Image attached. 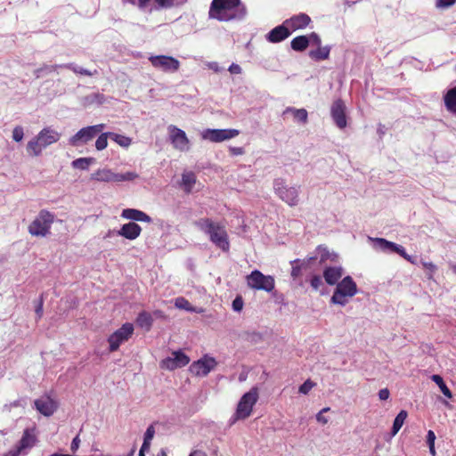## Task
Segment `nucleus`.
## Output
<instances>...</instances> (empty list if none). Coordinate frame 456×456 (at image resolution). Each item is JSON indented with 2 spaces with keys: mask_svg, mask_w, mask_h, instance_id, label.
<instances>
[{
  "mask_svg": "<svg viewBox=\"0 0 456 456\" xmlns=\"http://www.w3.org/2000/svg\"><path fill=\"white\" fill-rule=\"evenodd\" d=\"M317 260L320 265H324L327 261L337 262L338 255L329 251L326 247L320 245L316 248L314 255L307 258V261L311 264Z\"/></svg>",
  "mask_w": 456,
  "mask_h": 456,
  "instance_id": "obj_20",
  "label": "nucleus"
},
{
  "mask_svg": "<svg viewBox=\"0 0 456 456\" xmlns=\"http://www.w3.org/2000/svg\"><path fill=\"white\" fill-rule=\"evenodd\" d=\"M34 443L35 436L30 434L28 429H26L22 435L21 439L16 446L23 452V454H26L27 449L31 448L34 445Z\"/></svg>",
  "mask_w": 456,
  "mask_h": 456,
  "instance_id": "obj_27",
  "label": "nucleus"
},
{
  "mask_svg": "<svg viewBox=\"0 0 456 456\" xmlns=\"http://www.w3.org/2000/svg\"><path fill=\"white\" fill-rule=\"evenodd\" d=\"M151 0H136L135 6L140 10H144L149 5Z\"/></svg>",
  "mask_w": 456,
  "mask_h": 456,
  "instance_id": "obj_58",
  "label": "nucleus"
},
{
  "mask_svg": "<svg viewBox=\"0 0 456 456\" xmlns=\"http://www.w3.org/2000/svg\"><path fill=\"white\" fill-rule=\"evenodd\" d=\"M228 70L231 74L236 75L240 74L242 72L240 66L237 63H232L228 68Z\"/></svg>",
  "mask_w": 456,
  "mask_h": 456,
  "instance_id": "obj_53",
  "label": "nucleus"
},
{
  "mask_svg": "<svg viewBox=\"0 0 456 456\" xmlns=\"http://www.w3.org/2000/svg\"><path fill=\"white\" fill-rule=\"evenodd\" d=\"M61 65H47L45 64L42 67L35 69L34 74L36 77H41L42 76L55 71Z\"/></svg>",
  "mask_w": 456,
  "mask_h": 456,
  "instance_id": "obj_41",
  "label": "nucleus"
},
{
  "mask_svg": "<svg viewBox=\"0 0 456 456\" xmlns=\"http://www.w3.org/2000/svg\"><path fill=\"white\" fill-rule=\"evenodd\" d=\"M310 284L315 290L319 289L322 284V278L319 275H314L310 280Z\"/></svg>",
  "mask_w": 456,
  "mask_h": 456,
  "instance_id": "obj_48",
  "label": "nucleus"
},
{
  "mask_svg": "<svg viewBox=\"0 0 456 456\" xmlns=\"http://www.w3.org/2000/svg\"><path fill=\"white\" fill-rule=\"evenodd\" d=\"M175 306L178 309L186 310L191 313L195 312V309L191 305V303L183 297H179L175 298Z\"/></svg>",
  "mask_w": 456,
  "mask_h": 456,
  "instance_id": "obj_42",
  "label": "nucleus"
},
{
  "mask_svg": "<svg viewBox=\"0 0 456 456\" xmlns=\"http://www.w3.org/2000/svg\"><path fill=\"white\" fill-rule=\"evenodd\" d=\"M244 302L240 296H237L234 300L232 301V310L234 312H240L243 308Z\"/></svg>",
  "mask_w": 456,
  "mask_h": 456,
  "instance_id": "obj_47",
  "label": "nucleus"
},
{
  "mask_svg": "<svg viewBox=\"0 0 456 456\" xmlns=\"http://www.w3.org/2000/svg\"><path fill=\"white\" fill-rule=\"evenodd\" d=\"M54 221V215L45 209L41 210L37 216L28 226V232L32 236L45 237Z\"/></svg>",
  "mask_w": 456,
  "mask_h": 456,
  "instance_id": "obj_5",
  "label": "nucleus"
},
{
  "mask_svg": "<svg viewBox=\"0 0 456 456\" xmlns=\"http://www.w3.org/2000/svg\"><path fill=\"white\" fill-rule=\"evenodd\" d=\"M208 67L216 73L221 72L223 70V69L216 61L209 62L208 64Z\"/></svg>",
  "mask_w": 456,
  "mask_h": 456,
  "instance_id": "obj_59",
  "label": "nucleus"
},
{
  "mask_svg": "<svg viewBox=\"0 0 456 456\" xmlns=\"http://www.w3.org/2000/svg\"><path fill=\"white\" fill-rule=\"evenodd\" d=\"M36 409L44 416H52L58 408V403L49 395L41 396L34 401Z\"/></svg>",
  "mask_w": 456,
  "mask_h": 456,
  "instance_id": "obj_19",
  "label": "nucleus"
},
{
  "mask_svg": "<svg viewBox=\"0 0 456 456\" xmlns=\"http://www.w3.org/2000/svg\"><path fill=\"white\" fill-rule=\"evenodd\" d=\"M190 362L189 357L182 351H174L170 356L163 359L160 362L162 369L173 370L186 366Z\"/></svg>",
  "mask_w": 456,
  "mask_h": 456,
  "instance_id": "obj_15",
  "label": "nucleus"
},
{
  "mask_svg": "<svg viewBox=\"0 0 456 456\" xmlns=\"http://www.w3.org/2000/svg\"><path fill=\"white\" fill-rule=\"evenodd\" d=\"M150 446L151 442L143 440L140 452H142V453H144L145 451H148L150 449Z\"/></svg>",
  "mask_w": 456,
  "mask_h": 456,
  "instance_id": "obj_63",
  "label": "nucleus"
},
{
  "mask_svg": "<svg viewBox=\"0 0 456 456\" xmlns=\"http://www.w3.org/2000/svg\"><path fill=\"white\" fill-rule=\"evenodd\" d=\"M217 362L215 358L205 355L203 358L194 362L190 366V370L196 376H207L212 370L215 369Z\"/></svg>",
  "mask_w": 456,
  "mask_h": 456,
  "instance_id": "obj_16",
  "label": "nucleus"
},
{
  "mask_svg": "<svg viewBox=\"0 0 456 456\" xmlns=\"http://www.w3.org/2000/svg\"><path fill=\"white\" fill-rule=\"evenodd\" d=\"M190 456H207L206 452L200 450H195L191 452Z\"/></svg>",
  "mask_w": 456,
  "mask_h": 456,
  "instance_id": "obj_64",
  "label": "nucleus"
},
{
  "mask_svg": "<svg viewBox=\"0 0 456 456\" xmlns=\"http://www.w3.org/2000/svg\"><path fill=\"white\" fill-rule=\"evenodd\" d=\"M105 127V124H97L83 127L69 139V144L73 147L86 144L102 133Z\"/></svg>",
  "mask_w": 456,
  "mask_h": 456,
  "instance_id": "obj_8",
  "label": "nucleus"
},
{
  "mask_svg": "<svg viewBox=\"0 0 456 456\" xmlns=\"http://www.w3.org/2000/svg\"><path fill=\"white\" fill-rule=\"evenodd\" d=\"M79 444H80V438H79V436H76L72 442H71V445H70V450L72 452H76L77 451V449L79 448Z\"/></svg>",
  "mask_w": 456,
  "mask_h": 456,
  "instance_id": "obj_54",
  "label": "nucleus"
},
{
  "mask_svg": "<svg viewBox=\"0 0 456 456\" xmlns=\"http://www.w3.org/2000/svg\"><path fill=\"white\" fill-rule=\"evenodd\" d=\"M357 293V285L351 276H346L338 284L330 298L334 305H346L348 298Z\"/></svg>",
  "mask_w": 456,
  "mask_h": 456,
  "instance_id": "obj_4",
  "label": "nucleus"
},
{
  "mask_svg": "<svg viewBox=\"0 0 456 456\" xmlns=\"http://www.w3.org/2000/svg\"><path fill=\"white\" fill-rule=\"evenodd\" d=\"M389 390L387 388L380 389L379 392V397L380 400H387L389 397Z\"/></svg>",
  "mask_w": 456,
  "mask_h": 456,
  "instance_id": "obj_60",
  "label": "nucleus"
},
{
  "mask_svg": "<svg viewBox=\"0 0 456 456\" xmlns=\"http://www.w3.org/2000/svg\"><path fill=\"white\" fill-rule=\"evenodd\" d=\"M23 406V400H15L10 404H4L3 411H10L12 407Z\"/></svg>",
  "mask_w": 456,
  "mask_h": 456,
  "instance_id": "obj_50",
  "label": "nucleus"
},
{
  "mask_svg": "<svg viewBox=\"0 0 456 456\" xmlns=\"http://www.w3.org/2000/svg\"><path fill=\"white\" fill-rule=\"evenodd\" d=\"M344 274L341 266H326L323 270V278L327 284L337 285Z\"/></svg>",
  "mask_w": 456,
  "mask_h": 456,
  "instance_id": "obj_23",
  "label": "nucleus"
},
{
  "mask_svg": "<svg viewBox=\"0 0 456 456\" xmlns=\"http://www.w3.org/2000/svg\"><path fill=\"white\" fill-rule=\"evenodd\" d=\"M20 454H23V452L16 446L15 448L7 452L4 456H19Z\"/></svg>",
  "mask_w": 456,
  "mask_h": 456,
  "instance_id": "obj_57",
  "label": "nucleus"
},
{
  "mask_svg": "<svg viewBox=\"0 0 456 456\" xmlns=\"http://www.w3.org/2000/svg\"><path fill=\"white\" fill-rule=\"evenodd\" d=\"M110 139L121 147H128L132 142V139L130 137L112 132H110Z\"/></svg>",
  "mask_w": 456,
  "mask_h": 456,
  "instance_id": "obj_40",
  "label": "nucleus"
},
{
  "mask_svg": "<svg viewBox=\"0 0 456 456\" xmlns=\"http://www.w3.org/2000/svg\"><path fill=\"white\" fill-rule=\"evenodd\" d=\"M60 67L70 69V70H72L76 74L88 76V77H92V76H94V75L98 74V71L96 69L92 71V70L84 69L82 67H79V66H77V64H75L73 62L66 63V64H61Z\"/></svg>",
  "mask_w": 456,
  "mask_h": 456,
  "instance_id": "obj_33",
  "label": "nucleus"
},
{
  "mask_svg": "<svg viewBox=\"0 0 456 456\" xmlns=\"http://www.w3.org/2000/svg\"><path fill=\"white\" fill-rule=\"evenodd\" d=\"M188 0H154L159 9H170L184 4Z\"/></svg>",
  "mask_w": 456,
  "mask_h": 456,
  "instance_id": "obj_38",
  "label": "nucleus"
},
{
  "mask_svg": "<svg viewBox=\"0 0 456 456\" xmlns=\"http://www.w3.org/2000/svg\"><path fill=\"white\" fill-rule=\"evenodd\" d=\"M290 265H292L290 275L294 280H296L301 276L302 270L308 268L311 263L308 262L307 259H295L290 261Z\"/></svg>",
  "mask_w": 456,
  "mask_h": 456,
  "instance_id": "obj_26",
  "label": "nucleus"
},
{
  "mask_svg": "<svg viewBox=\"0 0 456 456\" xmlns=\"http://www.w3.org/2000/svg\"><path fill=\"white\" fill-rule=\"evenodd\" d=\"M257 400L258 389L256 387H252L248 392L245 393L238 403L233 422L236 419L248 418Z\"/></svg>",
  "mask_w": 456,
  "mask_h": 456,
  "instance_id": "obj_7",
  "label": "nucleus"
},
{
  "mask_svg": "<svg viewBox=\"0 0 456 456\" xmlns=\"http://www.w3.org/2000/svg\"><path fill=\"white\" fill-rule=\"evenodd\" d=\"M88 103L102 104L104 102V95L102 94H92L86 97Z\"/></svg>",
  "mask_w": 456,
  "mask_h": 456,
  "instance_id": "obj_44",
  "label": "nucleus"
},
{
  "mask_svg": "<svg viewBox=\"0 0 456 456\" xmlns=\"http://www.w3.org/2000/svg\"><path fill=\"white\" fill-rule=\"evenodd\" d=\"M436 435L434 431L428 430L427 434V444L428 446L435 445Z\"/></svg>",
  "mask_w": 456,
  "mask_h": 456,
  "instance_id": "obj_56",
  "label": "nucleus"
},
{
  "mask_svg": "<svg viewBox=\"0 0 456 456\" xmlns=\"http://www.w3.org/2000/svg\"><path fill=\"white\" fill-rule=\"evenodd\" d=\"M95 163V159L92 157L78 158L71 162V167L75 169L88 170L89 167Z\"/></svg>",
  "mask_w": 456,
  "mask_h": 456,
  "instance_id": "obj_31",
  "label": "nucleus"
},
{
  "mask_svg": "<svg viewBox=\"0 0 456 456\" xmlns=\"http://www.w3.org/2000/svg\"><path fill=\"white\" fill-rule=\"evenodd\" d=\"M330 47L329 45L321 47L318 46V49L313 50L309 53V56L315 61H322L327 60L330 56Z\"/></svg>",
  "mask_w": 456,
  "mask_h": 456,
  "instance_id": "obj_34",
  "label": "nucleus"
},
{
  "mask_svg": "<svg viewBox=\"0 0 456 456\" xmlns=\"http://www.w3.org/2000/svg\"><path fill=\"white\" fill-rule=\"evenodd\" d=\"M431 379L439 387L441 392L445 397L449 399L452 397L451 390L448 388V387L446 386L443 378L440 375L434 374L431 376Z\"/></svg>",
  "mask_w": 456,
  "mask_h": 456,
  "instance_id": "obj_37",
  "label": "nucleus"
},
{
  "mask_svg": "<svg viewBox=\"0 0 456 456\" xmlns=\"http://www.w3.org/2000/svg\"><path fill=\"white\" fill-rule=\"evenodd\" d=\"M273 190L277 196L290 207L298 204L300 186H289L284 179L276 178L273 181Z\"/></svg>",
  "mask_w": 456,
  "mask_h": 456,
  "instance_id": "obj_6",
  "label": "nucleus"
},
{
  "mask_svg": "<svg viewBox=\"0 0 456 456\" xmlns=\"http://www.w3.org/2000/svg\"><path fill=\"white\" fill-rule=\"evenodd\" d=\"M149 61L155 69L166 73H175L180 68V61L172 56L151 55Z\"/></svg>",
  "mask_w": 456,
  "mask_h": 456,
  "instance_id": "obj_11",
  "label": "nucleus"
},
{
  "mask_svg": "<svg viewBox=\"0 0 456 456\" xmlns=\"http://www.w3.org/2000/svg\"><path fill=\"white\" fill-rule=\"evenodd\" d=\"M369 240L372 241L373 248L377 251H381L384 253H396L403 256L407 261L412 262L411 256H409L404 248L401 245H398L395 242L387 240L383 238H371L369 237Z\"/></svg>",
  "mask_w": 456,
  "mask_h": 456,
  "instance_id": "obj_10",
  "label": "nucleus"
},
{
  "mask_svg": "<svg viewBox=\"0 0 456 456\" xmlns=\"http://www.w3.org/2000/svg\"><path fill=\"white\" fill-rule=\"evenodd\" d=\"M249 288L256 290L271 292L274 289L275 281L273 276L265 275L258 270H254L246 277Z\"/></svg>",
  "mask_w": 456,
  "mask_h": 456,
  "instance_id": "obj_9",
  "label": "nucleus"
},
{
  "mask_svg": "<svg viewBox=\"0 0 456 456\" xmlns=\"http://www.w3.org/2000/svg\"><path fill=\"white\" fill-rule=\"evenodd\" d=\"M444 104L449 111L456 114V86L448 90L444 95Z\"/></svg>",
  "mask_w": 456,
  "mask_h": 456,
  "instance_id": "obj_29",
  "label": "nucleus"
},
{
  "mask_svg": "<svg viewBox=\"0 0 456 456\" xmlns=\"http://www.w3.org/2000/svg\"><path fill=\"white\" fill-rule=\"evenodd\" d=\"M196 183V175L192 172H185L182 175V185L185 192L190 193Z\"/></svg>",
  "mask_w": 456,
  "mask_h": 456,
  "instance_id": "obj_32",
  "label": "nucleus"
},
{
  "mask_svg": "<svg viewBox=\"0 0 456 456\" xmlns=\"http://www.w3.org/2000/svg\"><path fill=\"white\" fill-rule=\"evenodd\" d=\"M289 30L295 31L305 28L311 21L310 17L305 13H299L294 15L289 19L284 20Z\"/></svg>",
  "mask_w": 456,
  "mask_h": 456,
  "instance_id": "obj_22",
  "label": "nucleus"
},
{
  "mask_svg": "<svg viewBox=\"0 0 456 456\" xmlns=\"http://www.w3.org/2000/svg\"><path fill=\"white\" fill-rule=\"evenodd\" d=\"M247 15V8L240 0H212L208 17L219 21L243 20Z\"/></svg>",
  "mask_w": 456,
  "mask_h": 456,
  "instance_id": "obj_1",
  "label": "nucleus"
},
{
  "mask_svg": "<svg viewBox=\"0 0 456 456\" xmlns=\"http://www.w3.org/2000/svg\"><path fill=\"white\" fill-rule=\"evenodd\" d=\"M291 34V31L283 21L282 24L273 28L265 35V39L270 43H280L287 39Z\"/></svg>",
  "mask_w": 456,
  "mask_h": 456,
  "instance_id": "obj_21",
  "label": "nucleus"
},
{
  "mask_svg": "<svg viewBox=\"0 0 456 456\" xmlns=\"http://www.w3.org/2000/svg\"><path fill=\"white\" fill-rule=\"evenodd\" d=\"M43 304H44L43 297H40V298L38 299V303L36 305V309H35L36 314L37 315L38 318H41L43 315Z\"/></svg>",
  "mask_w": 456,
  "mask_h": 456,
  "instance_id": "obj_55",
  "label": "nucleus"
},
{
  "mask_svg": "<svg viewBox=\"0 0 456 456\" xmlns=\"http://www.w3.org/2000/svg\"><path fill=\"white\" fill-rule=\"evenodd\" d=\"M61 136V133L53 128L45 127L28 142L27 151L30 156L38 157L44 149L57 142Z\"/></svg>",
  "mask_w": 456,
  "mask_h": 456,
  "instance_id": "obj_3",
  "label": "nucleus"
},
{
  "mask_svg": "<svg viewBox=\"0 0 456 456\" xmlns=\"http://www.w3.org/2000/svg\"><path fill=\"white\" fill-rule=\"evenodd\" d=\"M121 216L132 220V221H139V222H146L151 223V218L146 213L134 209V208H126L122 211Z\"/></svg>",
  "mask_w": 456,
  "mask_h": 456,
  "instance_id": "obj_24",
  "label": "nucleus"
},
{
  "mask_svg": "<svg viewBox=\"0 0 456 456\" xmlns=\"http://www.w3.org/2000/svg\"><path fill=\"white\" fill-rule=\"evenodd\" d=\"M196 227L208 234L210 241L224 252L229 251L230 242L225 227L210 218H200L194 222Z\"/></svg>",
  "mask_w": 456,
  "mask_h": 456,
  "instance_id": "obj_2",
  "label": "nucleus"
},
{
  "mask_svg": "<svg viewBox=\"0 0 456 456\" xmlns=\"http://www.w3.org/2000/svg\"><path fill=\"white\" fill-rule=\"evenodd\" d=\"M292 113L294 116V118L297 119L298 122H301L303 124H305L307 122L308 113L306 110L305 109H295L292 107H288L285 111V113Z\"/></svg>",
  "mask_w": 456,
  "mask_h": 456,
  "instance_id": "obj_35",
  "label": "nucleus"
},
{
  "mask_svg": "<svg viewBox=\"0 0 456 456\" xmlns=\"http://www.w3.org/2000/svg\"><path fill=\"white\" fill-rule=\"evenodd\" d=\"M138 174L135 172H126L123 174L116 173V183L125 182V181H133L138 178Z\"/></svg>",
  "mask_w": 456,
  "mask_h": 456,
  "instance_id": "obj_43",
  "label": "nucleus"
},
{
  "mask_svg": "<svg viewBox=\"0 0 456 456\" xmlns=\"http://www.w3.org/2000/svg\"><path fill=\"white\" fill-rule=\"evenodd\" d=\"M408 416V413L406 411L402 410L400 412L396 415V417L394 419L393 427H392V435H396L401 428L403 427L406 418Z\"/></svg>",
  "mask_w": 456,
  "mask_h": 456,
  "instance_id": "obj_36",
  "label": "nucleus"
},
{
  "mask_svg": "<svg viewBox=\"0 0 456 456\" xmlns=\"http://www.w3.org/2000/svg\"><path fill=\"white\" fill-rule=\"evenodd\" d=\"M142 228L139 224L134 222H129L121 226L118 231H109L106 237L109 238L113 234L122 236L127 240H134L138 238L141 234Z\"/></svg>",
  "mask_w": 456,
  "mask_h": 456,
  "instance_id": "obj_17",
  "label": "nucleus"
},
{
  "mask_svg": "<svg viewBox=\"0 0 456 456\" xmlns=\"http://www.w3.org/2000/svg\"><path fill=\"white\" fill-rule=\"evenodd\" d=\"M307 37L310 39V44L315 45L317 46L321 45L322 41H321V37H319L318 34H316L315 32H312Z\"/></svg>",
  "mask_w": 456,
  "mask_h": 456,
  "instance_id": "obj_51",
  "label": "nucleus"
},
{
  "mask_svg": "<svg viewBox=\"0 0 456 456\" xmlns=\"http://www.w3.org/2000/svg\"><path fill=\"white\" fill-rule=\"evenodd\" d=\"M169 138L173 146L181 151H189V139L185 132L174 125H170L168 127Z\"/></svg>",
  "mask_w": 456,
  "mask_h": 456,
  "instance_id": "obj_14",
  "label": "nucleus"
},
{
  "mask_svg": "<svg viewBox=\"0 0 456 456\" xmlns=\"http://www.w3.org/2000/svg\"><path fill=\"white\" fill-rule=\"evenodd\" d=\"M152 322L153 319L151 314L147 312L140 313L136 318L137 325L147 331L151 330Z\"/></svg>",
  "mask_w": 456,
  "mask_h": 456,
  "instance_id": "obj_30",
  "label": "nucleus"
},
{
  "mask_svg": "<svg viewBox=\"0 0 456 456\" xmlns=\"http://www.w3.org/2000/svg\"><path fill=\"white\" fill-rule=\"evenodd\" d=\"M314 386V382H313L310 379H307L299 387L298 392L303 395H307Z\"/></svg>",
  "mask_w": 456,
  "mask_h": 456,
  "instance_id": "obj_45",
  "label": "nucleus"
},
{
  "mask_svg": "<svg viewBox=\"0 0 456 456\" xmlns=\"http://www.w3.org/2000/svg\"><path fill=\"white\" fill-rule=\"evenodd\" d=\"M316 420L322 424H327L329 421L328 418L322 414V412L316 414Z\"/></svg>",
  "mask_w": 456,
  "mask_h": 456,
  "instance_id": "obj_62",
  "label": "nucleus"
},
{
  "mask_svg": "<svg viewBox=\"0 0 456 456\" xmlns=\"http://www.w3.org/2000/svg\"><path fill=\"white\" fill-rule=\"evenodd\" d=\"M230 152L232 155L239 156L244 153V150L241 147H230Z\"/></svg>",
  "mask_w": 456,
  "mask_h": 456,
  "instance_id": "obj_61",
  "label": "nucleus"
},
{
  "mask_svg": "<svg viewBox=\"0 0 456 456\" xmlns=\"http://www.w3.org/2000/svg\"><path fill=\"white\" fill-rule=\"evenodd\" d=\"M23 137H24L23 127L20 126H15L12 130L13 141L19 142L22 141Z\"/></svg>",
  "mask_w": 456,
  "mask_h": 456,
  "instance_id": "obj_46",
  "label": "nucleus"
},
{
  "mask_svg": "<svg viewBox=\"0 0 456 456\" xmlns=\"http://www.w3.org/2000/svg\"><path fill=\"white\" fill-rule=\"evenodd\" d=\"M330 115L338 128L343 129L346 126V105L341 99L333 102Z\"/></svg>",
  "mask_w": 456,
  "mask_h": 456,
  "instance_id": "obj_18",
  "label": "nucleus"
},
{
  "mask_svg": "<svg viewBox=\"0 0 456 456\" xmlns=\"http://www.w3.org/2000/svg\"><path fill=\"white\" fill-rule=\"evenodd\" d=\"M133 333L134 326L132 323L126 322L123 324L118 330H117L109 337L108 342L110 344V351H117L119 346L122 343L127 341Z\"/></svg>",
  "mask_w": 456,
  "mask_h": 456,
  "instance_id": "obj_12",
  "label": "nucleus"
},
{
  "mask_svg": "<svg viewBox=\"0 0 456 456\" xmlns=\"http://www.w3.org/2000/svg\"><path fill=\"white\" fill-rule=\"evenodd\" d=\"M240 134L237 129H205L201 132V137L203 140H207L212 142H221L232 138L236 137Z\"/></svg>",
  "mask_w": 456,
  "mask_h": 456,
  "instance_id": "obj_13",
  "label": "nucleus"
},
{
  "mask_svg": "<svg viewBox=\"0 0 456 456\" xmlns=\"http://www.w3.org/2000/svg\"><path fill=\"white\" fill-rule=\"evenodd\" d=\"M91 180L105 183H116V173L112 172L110 169H98L91 175Z\"/></svg>",
  "mask_w": 456,
  "mask_h": 456,
  "instance_id": "obj_25",
  "label": "nucleus"
},
{
  "mask_svg": "<svg viewBox=\"0 0 456 456\" xmlns=\"http://www.w3.org/2000/svg\"><path fill=\"white\" fill-rule=\"evenodd\" d=\"M110 139V132L100 133L95 142V148L97 151H102L108 146V139Z\"/></svg>",
  "mask_w": 456,
  "mask_h": 456,
  "instance_id": "obj_39",
  "label": "nucleus"
},
{
  "mask_svg": "<svg viewBox=\"0 0 456 456\" xmlns=\"http://www.w3.org/2000/svg\"><path fill=\"white\" fill-rule=\"evenodd\" d=\"M456 0H438L436 6L438 8H448L455 4Z\"/></svg>",
  "mask_w": 456,
  "mask_h": 456,
  "instance_id": "obj_52",
  "label": "nucleus"
},
{
  "mask_svg": "<svg viewBox=\"0 0 456 456\" xmlns=\"http://www.w3.org/2000/svg\"><path fill=\"white\" fill-rule=\"evenodd\" d=\"M154 435H155V428H154L153 425H150L144 433L143 440L151 442Z\"/></svg>",
  "mask_w": 456,
  "mask_h": 456,
  "instance_id": "obj_49",
  "label": "nucleus"
},
{
  "mask_svg": "<svg viewBox=\"0 0 456 456\" xmlns=\"http://www.w3.org/2000/svg\"><path fill=\"white\" fill-rule=\"evenodd\" d=\"M310 45V39L307 36H298L291 40L290 45L294 51L303 52Z\"/></svg>",
  "mask_w": 456,
  "mask_h": 456,
  "instance_id": "obj_28",
  "label": "nucleus"
}]
</instances>
